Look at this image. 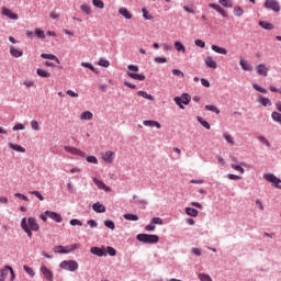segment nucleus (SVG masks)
Returning <instances> with one entry per match:
<instances>
[{"label":"nucleus","instance_id":"obj_1","mask_svg":"<svg viewBox=\"0 0 281 281\" xmlns=\"http://www.w3.org/2000/svg\"><path fill=\"white\" fill-rule=\"evenodd\" d=\"M127 76L132 78V80H138V81H144L146 80V75L144 74H137L139 71V66L137 65H128L127 66Z\"/></svg>","mask_w":281,"mask_h":281},{"label":"nucleus","instance_id":"obj_2","mask_svg":"<svg viewBox=\"0 0 281 281\" xmlns=\"http://www.w3.org/2000/svg\"><path fill=\"white\" fill-rule=\"evenodd\" d=\"M136 238L139 243H145L147 245L159 243V236L157 235L138 234Z\"/></svg>","mask_w":281,"mask_h":281},{"label":"nucleus","instance_id":"obj_3","mask_svg":"<svg viewBox=\"0 0 281 281\" xmlns=\"http://www.w3.org/2000/svg\"><path fill=\"white\" fill-rule=\"evenodd\" d=\"M80 245L78 244H72L68 246H55L54 247V252L55 254H71V251H76Z\"/></svg>","mask_w":281,"mask_h":281},{"label":"nucleus","instance_id":"obj_4","mask_svg":"<svg viewBox=\"0 0 281 281\" xmlns=\"http://www.w3.org/2000/svg\"><path fill=\"white\" fill-rule=\"evenodd\" d=\"M60 269H64L65 271H78V261L76 260H64L59 265Z\"/></svg>","mask_w":281,"mask_h":281},{"label":"nucleus","instance_id":"obj_5","mask_svg":"<svg viewBox=\"0 0 281 281\" xmlns=\"http://www.w3.org/2000/svg\"><path fill=\"white\" fill-rule=\"evenodd\" d=\"M263 179H266V181H268L269 183H272V186H274V188H278V190H281V180L280 178L276 177V175L265 173Z\"/></svg>","mask_w":281,"mask_h":281},{"label":"nucleus","instance_id":"obj_6","mask_svg":"<svg viewBox=\"0 0 281 281\" xmlns=\"http://www.w3.org/2000/svg\"><path fill=\"white\" fill-rule=\"evenodd\" d=\"M175 102L180 109H183V104H190V100H192V97L188 93H183L181 97H176Z\"/></svg>","mask_w":281,"mask_h":281},{"label":"nucleus","instance_id":"obj_7","mask_svg":"<svg viewBox=\"0 0 281 281\" xmlns=\"http://www.w3.org/2000/svg\"><path fill=\"white\" fill-rule=\"evenodd\" d=\"M265 8H267V10H272V12H280L281 10L278 0H266Z\"/></svg>","mask_w":281,"mask_h":281},{"label":"nucleus","instance_id":"obj_8","mask_svg":"<svg viewBox=\"0 0 281 281\" xmlns=\"http://www.w3.org/2000/svg\"><path fill=\"white\" fill-rule=\"evenodd\" d=\"M64 149L66 153H70V155H77L78 157H87V154L76 147L65 146Z\"/></svg>","mask_w":281,"mask_h":281},{"label":"nucleus","instance_id":"obj_9","mask_svg":"<svg viewBox=\"0 0 281 281\" xmlns=\"http://www.w3.org/2000/svg\"><path fill=\"white\" fill-rule=\"evenodd\" d=\"M26 225L29 229H32V232H38L41 229V226L38 225V222L34 217H29L26 220Z\"/></svg>","mask_w":281,"mask_h":281},{"label":"nucleus","instance_id":"obj_10","mask_svg":"<svg viewBox=\"0 0 281 281\" xmlns=\"http://www.w3.org/2000/svg\"><path fill=\"white\" fill-rule=\"evenodd\" d=\"M45 215L48 218H52V221H55V223H63V215L53 212V211H45Z\"/></svg>","mask_w":281,"mask_h":281},{"label":"nucleus","instance_id":"obj_11","mask_svg":"<svg viewBox=\"0 0 281 281\" xmlns=\"http://www.w3.org/2000/svg\"><path fill=\"white\" fill-rule=\"evenodd\" d=\"M92 181L97 186V188H99V190H104V192H111V188L106 187L104 181L99 180L98 178H93Z\"/></svg>","mask_w":281,"mask_h":281},{"label":"nucleus","instance_id":"obj_12","mask_svg":"<svg viewBox=\"0 0 281 281\" xmlns=\"http://www.w3.org/2000/svg\"><path fill=\"white\" fill-rule=\"evenodd\" d=\"M256 71L259 76H265V78H267V76H269V68L265 64H259L256 67Z\"/></svg>","mask_w":281,"mask_h":281},{"label":"nucleus","instance_id":"obj_13","mask_svg":"<svg viewBox=\"0 0 281 281\" xmlns=\"http://www.w3.org/2000/svg\"><path fill=\"white\" fill-rule=\"evenodd\" d=\"M102 159L105 164H112L115 159V151H111V150L105 151Z\"/></svg>","mask_w":281,"mask_h":281},{"label":"nucleus","instance_id":"obj_14","mask_svg":"<svg viewBox=\"0 0 281 281\" xmlns=\"http://www.w3.org/2000/svg\"><path fill=\"white\" fill-rule=\"evenodd\" d=\"M90 252L93 254L94 256H99V258H102V256H106V248L104 247H92L90 249Z\"/></svg>","mask_w":281,"mask_h":281},{"label":"nucleus","instance_id":"obj_15","mask_svg":"<svg viewBox=\"0 0 281 281\" xmlns=\"http://www.w3.org/2000/svg\"><path fill=\"white\" fill-rule=\"evenodd\" d=\"M41 271L47 281H54V273L46 266H42Z\"/></svg>","mask_w":281,"mask_h":281},{"label":"nucleus","instance_id":"obj_16","mask_svg":"<svg viewBox=\"0 0 281 281\" xmlns=\"http://www.w3.org/2000/svg\"><path fill=\"white\" fill-rule=\"evenodd\" d=\"M2 14L4 16H8L9 19H12V21H16L19 19V15L16 13L12 12V10L5 7L2 8Z\"/></svg>","mask_w":281,"mask_h":281},{"label":"nucleus","instance_id":"obj_17","mask_svg":"<svg viewBox=\"0 0 281 281\" xmlns=\"http://www.w3.org/2000/svg\"><path fill=\"white\" fill-rule=\"evenodd\" d=\"M209 8H212L213 10H215L216 12H218V14H221L222 16H224V19H227V12L224 11L223 8H221V5L216 4V3H210Z\"/></svg>","mask_w":281,"mask_h":281},{"label":"nucleus","instance_id":"obj_18","mask_svg":"<svg viewBox=\"0 0 281 281\" xmlns=\"http://www.w3.org/2000/svg\"><path fill=\"white\" fill-rule=\"evenodd\" d=\"M21 227L25 234H27L29 238H32V229L27 226V218L24 217L21 221Z\"/></svg>","mask_w":281,"mask_h":281},{"label":"nucleus","instance_id":"obj_19","mask_svg":"<svg viewBox=\"0 0 281 281\" xmlns=\"http://www.w3.org/2000/svg\"><path fill=\"white\" fill-rule=\"evenodd\" d=\"M92 210L98 214H104V212H106V206H104L100 202H97L92 205Z\"/></svg>","mask_w":281,"mask_h":281},{"label":"nucleus","instance_id":"obj_20","mask_svg":"<svg viewBox=\"0 0 281 281\" xmlns=\"http://www.w3.org/2000/svg\"><path fill=\"white\" fill-rule=\"evenodd\" d=\"M9 274L10 266H5L4 268L0 269V281H5Z\"/></svg>","mask_w":281,"mask_h":281},{"label":"nucleus","instance_id":"obj_21","mask_svg":"<svg viewBox=\"0 0 281 281\" xmlns=\"http://www.w3.org/2000/svg\"><path fill=\"white\" fill-rule=\"evenodd\" d=\"M144 126H149L150 128H161V124L157 121H143Z\"/></svg>","mask_w":281,"mask_h":281},{"label":"nucleus","instance_id":"obj_22","mask_svg":"<svg viewBox=\"0 0 281 281\" xmlns=\"http://www.w3.org/2000/svg\"><path fill=\"white\" fill-rule=\"evenodd\" d=\"M204 63H205L206 67H210L211 69H216V67H217L216 61L211 56H207L204 59Z\"/></svg>","mask_w":281,"mask_h":281},{"label":"nucleus","instance_id":"obj_23","mask_svg":"<svg viewBox=\"0 0 281 281\" xmlns=\"http://www.w3.org/2000/svg\"><path fill=\"white\" fill-rule=\"evenodd\" d=\"M10 54L14 58H21V56H23V50L16 49L14 46H11L10 47Z\"/></svg>","mask_w":281,"mask_h":281},{"label":"nucleus","instance_id":"obj_24","mask_svg":"<svg viewBox=\"0 0 281 281\" xmlns=\"http://www.w3.org/2000/svg\"><path fill=\"white\" fill-rule=\"evenodd\" d=\"M239 65H240L241 69H244V71H252L254 70L251 65H249V63H247V60H245V59H240Z\"/></svg>","mask_w":281,"mask_h":281},{"label":"nucleus","instance_id":"obj_25","mask_svg":"<svg viewBox=\"0 0 281 281\" xmlns=\"http://www.w3.org/2000/svg\"><path fill=\"white\" fill-rule=\"evenodd\" d=\"M45 60H55V63L57 65H60V59H58V57H56V55H52V54H42L41 55Z\"/></svg>","mask_w":281,"mask_h":281},{"label":"nucleus","instance_id":"obj_26","mask_svg":"<svg viewBox=\"0 0 281 281\" xmlns=\"http://www.w3.org/2000/svg\"><path fill=\"white\" fill-rule=\"evenodd\" d=\"M211 49H213V52H215L216 54H222L223 56H227V49L216 46V45H212Z\"/></svg>","mask_w":281,"mask_h":281},{"label":"nucleus","instance_id":"obj_27","mask_svg":"<svg viewBox=\"0 0 281 281\" xmlns=\"http://www.w3.org/2000/svg\"><path fill=\"white\" fill-rule=\"evenodd\" d=\"M119 14L124 16V19H133V14H131V12H128V9L126 8L119 9Z\"/></svg>","mask_w":281,"mask_h":281},{"label":"nucleus","instance_id":"obj_28","mask_svg":"<svg viewBox=\"0 0 281 281\" xmlns=\"http://www.w3.org/2000/svg\"><path fill=\"white\" fill-rule=\"evenodd\" d=\"M9 148H11L12 150H15L16 153H25V148L21 145H16L13 143L9 144Z\"/></svg>","mask_w":281,"mask_h":281},{"label":"nucleus","instance_id":"obj_29","mask_svg":"<svg viewBox=\"0 0 281 281\" xmlns=\"http://www.w3.org/2000/svg\"><path fill=\"white\" fill-rule=\"evenodd\" d=\"M36 74H37V76H40V78H50V76H52V74L49 71L41 69V68H38L36 70Z\"/></svg>","mask_w":281,"mask_h":281},{"label":"nucleus","instance_id":"obj_30","mask_svg":"<svg viewBox=\"0 0 281 281\" xmlns=\"http://www.w3.org/2000/svg\"><path fill=\"white\" fill-rule=\"evenodd\" d=\"M80 120L87 121V120H93V113L90 111H85L80 114Z\"/></svg>","mask_w":281,"mask_h":281},{"label":"nucleus","instance_id":"obj_31","mask_svg":"<svg viewBox=\"0 0 281 281\" xmlns=\"http://www.w3.org/2000/svg\"><path fill=\"white\" fill-rule=\"evenodd\" d=\"M137 95H139L140 98H145V100H150V101L155 100V97H153V94H148V92L146 91L140 90L137 92Z\"/></svg>","mask_w":281,"mask_h":281},{"label":"nucleus","instance_id":"obj_32","mask_svg":"<svg viewBox=\"0 0 281 281\" xmlns=\"http://www.w3.org/2000/svg\"><path fill=\"white\" fill-rule=\"evenodd\" d=\"M186 214H188V216L196 217V216H199V211L196 209L187 207Z\"/></svg>","mask_w":281,"mask_h":281},{"label":"nucleus","instance_id":"obj_33","mask_svg":"<svg viewBox=\"0 0 281 281\" xmlns=\"http://www.w3.org/2000/svg\"><path fill=\"white\" fill-rule=\"evenodd\" d=\"M173 46L175 49H177L178 52H182V54H186V46L183 45V43L175 42Z\"/></svg>","mask_w":281,"mask_h":281},{"label":"nucleus","instance_id":"obj_34","mask_svg":"<svg viewBox=\"0 0 281 281\" xmlns=\"http://www.w3.org/2000/svg\"><path fill=\"white\" fill-rule=\"evenodd\" d=\"M259 102L262 106H271V100L269 98H265L262 95L259 97Z\"/></svg>","mask_w":281,"mask_h":281},{"label":"nucleus","instance_id":"obj_35","mask_svg":"<svg viewBox=\"0 0 281 281\" xmlns=\"http://www.w3.org/2000/svg\"><path fill=\"white\" fill-rule=\"evenodd\" d=\"M259 25L263 30H273V24L266 22V21H259Z\"/></svg>","mask_w":281,"mask_h":281},{"label":"nucleus","instance_id":"obj_36","mask_svg":"<svg viewBox=\"0 0 281 281\" xmlns=\"http://www.w3.org/2000/svg\"><path fill=\"white\" fill-rule=\"evenodd\" d=\"M123 217L125 221H139V216L131 213L124 214Z\"/></svg>","mask_w":281,"mask_h":281},{"label":"nucleus","instance_id":"obj_37","mask_svg":"<svg viewBox=\"0 0 281 281\" xmlns=\"http://www.w3.org/2000/svg\"><path fill=\"white\" fill-rule=\"evenodd\" d=\"M231 168H233V170H236L237 172H240V175H245V168L239 165L231 164Z\"/></svg>","mask_w":281,"mask_h":281},{"label":"nucleus","instance_id":"obj_38","mask_svg":"<svg viewBox=\"0 0 281 281\" xmlns=\"http://www.w3.org/2000/svg\"><path fill=\"white\" fill-rule=\"evenodd\" d=\"M257 139L268 148H271V143H269V139L265 138V136H258Z\"/></svg>","mask_w":281,"mask_h":281},{"label":"nucleus","instance_id":"obj_39","mask_svg":"<svg viewBox=\"0 0 281 281\" xmlns=\"http://www.w3.org/2000/svg\"><path fill=\"white\" fill-rule=\"evenodd\" d=\"M205 110L212 111V113H216V115H218V113H221V110H218V108H216L215 105H205Z\"/></svg>","mask_w":281,"mask_h":281},{"label":"nucleus","instance_id":"obj_40","mask_svg":"<svg viewBox=\"0 0 281 281\" xmlns=\"http://www.w3.org/2000/svg\"><path fill=\"white\" fill-rule=\"evenodd\" d=\"M234 14H235V16H243V14H245V11L240 7H235Z\"/></svg>","mask_w":281,"mask_h":281},{"label":"nucleus","instance_id":"obj_41","mask_svg":"<svg viewBox=\"0 0 281 281\" xmlns=\"http://www.w3.org/2000/svg\"><path fill=\"white\" fill-rule=\"evenodd\" d=\"M98 65L100 67H110L111 63L104 58H100Z\"/></svg>","mask_w":281,"mask_h":281},{"label":"nucleus","instance_id":"obj_42","mask_svg":"<svg viewBox=\"0 0 281 281\" xmlns=\"http://www.w3.org/2000/svg\"><path fill=\"white\" fill-rule=\"evenodd\" d=\"M92 3L95 8L102 10L104 8V2L102 0H92Z\"/></svg>","mask_w":281,"mask_h":281},{"label":"nucleus","instance_id":"obj_43","mask_svg":"<svg viewBox=\"0 0 281 281\" xmlns=\"http://www.w3.org/2000/svg\"><path fill=\"white\" fill-rule=\"evenodd\" d=\"M223 137L228 144H232V146H234V137H232V135L225 133L223 134Z\"/></svg>","mask_w":281,"mask_h":281},{"label":"nucleus","instance_id":"obj_44","mask_svg":"<svg viewBox=\"0 0 281 281\" xmlns=\"http://www.w3.org/2000/svg\"><path fill=\"white\" fill-rule=\"evenodd\" d=\"M29 194H33V195L36 196L38 200L45 201V198H44L43 194H41V192H38V191H29Z\"/></svg>","mask_w":281,"mask_h":281},{"label":"nucleus","instance_id":"obj_45","mask_svg":"<svg viewBox=\"0 0 281 281\" xmlns=\"http://www.w3.org/2000/svg\"><path fill=\"white\" fill-rule=\"evenodd\" d=\"M35 35L37 38H45V31L41 30V29H36L35 30Z\"/></svg>","mask_w":281,"mask_h":281},{"label":"nucleus","instance_id":"obj_46","mask_svg":"<svg viewBox=\"0 0 281 281\" xmlns=\"http://www.w3.org/2000/svg\"><path fill=\"white\" fill-rule=\"evenodd\" d=\"M106 254H109V256H116L117 255V250H115V248L108 246L106 247Z\"/></svg>","mask_w":281,"mask_h":281},{"label":"nucleus","instance_id":"obj_47","mask_svg":"<svg viewBox=\"0 0 281 281\" xmlns=\"http://www.w3.org/2000/svg\"><path fill=\"white\" fill-rule=\"evenodd\" d=\"M80 10H82L86 14H91V7H89V4H82Z\"/></svg>","mask_w":281,"mask_h":281},{"label":"nucleus","instance_id":"obj_48","mask_svg":"<svg viewBox=\"0 0 281 281\" xmlns=\"http://www.w3.org/2000/svg\"><path fill=\"white\" fill-rule=\"evenodd\" d=\"M221 5L224 8H232L233 3L231 0H220Z\"/></svg>","mask_w":281,"mask_h":281},{"label":"nucleus","instance_id":"obj_49","mask_svg":"<svg viewBox=\"0 0 281 281\" xmlns=\"http://www.w3.org/2000/svg\"><path fill=\"white\" fill-rule=\"evenodd\" d=\"M151 224L153 225H164V220H161V217H154L151 220Z\"/></svg>","mask_w":281,"mask_h":281},{"label":"nucleus","instance_id":"obj_50","mask_svg":"<svg viewBox=\"0 0 281 281\" xmlns=\"http://www.w3.org/2000/svg\"><path fill=\"white\" fill-rule=\"evenodd\" d=\"M227 179H229L231 181H239L240 179H243V177L236 176V175H234V173H229V175L227 176Z\"/></svg>","mask_w":281,"mask_h":281},{"label":"nucleus","instance_id":"obj_51","mask_svg":"<svg viewBox=\"0 0 281 281\" xmlns=\"http://www.w3.org/2000/svg\"><path fill=\"white\" fill-rule=\"evenodd\" d=\"M23 85H24V87H26V89H30V88L34 87V81L31 79H25Z\"/></svg>","mask_w":281,"mask_h":281},{"label":"nucleus","instance_id":"obj_52","mask_svg":"<svg viewBox=\"0 0 281 281\" xmlns=\"http://www.w3.org/2000/svg\"><path fill=\"white\" fill-rule=\"evenodd\" d=\"M31 127L33 128V131H40L41 125H38V121H31Z\"/></svg>","mask_w":281,"mask_h":281},{"label":"nucleus","instance_id":"obj_53","mask_svg":"<svg viewBox=\"0 0 281 281\" xmlns=\"http://www.w3.org/2000/svg\"><path fill=\"white\" fill-rule=\"evenodd\" d=\"M81 67H86L87 69H90V71H95V67H93L90 63H81Z\"/></svg>","mask_w":281,"mask_h":281},{"label":"nucleus","instance_id":"obj_54","mask_svg":"<svg viewBox=\"0 0 281 281\" xmlns=\"http://www.w3.org/2000/svg\"><path fill=\"white\" fill-rule=\"evenodd\" d=\"M252 87L256 91H259V93H267V89L258 86L257 83L252 85Z\"/></svg>","mask_w":281,"mask_h":281},{"label":"nucleus","instance_id":"obj_55","mask_svg":"<svg viewBox=\"0 0 281 281\" xmlns=\"http://www.w3.org/2000/svg\"><path fill=\"white\" fill-rule=\"evenodd\" d=\"M105 227H109V229H115V223L113 221H105L104 222Z\"/></svg>","mask_w":281,"mask_h":281},{"label":"nucleus","instance_id":"obj_56","mask_svg":"<svg viewBox=\"0 0 281 281\" xmlns=\"http://www.w3.org/2000/svg\"><path fill=\"white\" fill-rule=\"evenodd\" d=\"M172 75L177 76L178 78H183L186 75L183 74V71L179 70V69H173L172 70Z\"/></svg>","mask_w":281,"mask_h":281},{"label":"nucleus","instance_id":"obj_57","mask_svg":"<svg viewBox=\"0 0 281 281\" xmlns=\"http://www.w3.org/2000/svg\"><path fill=\"white\" fill-rule=\"evenodd\" d=\"M23 269H24L25 272L29 273V276H31V277L35 276L34 269L30 268L29 266H23Z\"/></svg>","mask_w":281,"mask_h":281},{"label":"nucleus","instance_id":"obj_58","mask_svg":"<svg viewBox=\"0 0 281 281\" xmlns=\"http://www.w3.org/2000/svg\"><path fill=\"white\" fill-rule=\"evenodd\" d=\"M70 225L72 226L78 225L79 227H82V222L78 218H74V220H70Z\"/></svg>","mask_w":281,"mask_h":281},{"label":"nucleus","instance_id":"obj_59","mask_svg":"<svg viewBox=\"0 0 281 281\" xmlns=\"http://www.w3.org/2000/svg\"><path fill=\"white\" fill-rule=\"evenodd\" d=\"M154 60H155V63H158L159 65L168 63V59L166 57H156Z\"/></svg>","mask_w":281,"mask_h":281},{"label":"nucleus","instance_id":"obj_60","mask_svg":"<svg viewBox=\"0 0 281 281\" xmlns=\"http://www.w3.org/2000/svg\"><path fill=\"white\" fill-rule=\"evenodd\" d=\"M13 131H25V125H23V123H18L13 126Z\"/></svg>","mask_w":281,"mask_h":281},{"label":"nucleus","instance_id":"obj_61","mask_svg":"<svg viewBox=\"0 0 281 281\" xmlns=\"http://www.w3.org/2000/svg\"><path fill=\"white\" fill-rule=\"evenodd\" d=\"M14 196L16 199H21L22 201H30V199L23 193H15Z\"/></svg>","mask_w":281,"mask_h":281},{"label":"nucleus","instance_id":"obj_62","mask_svg":"<svg viewBox=\"0 0 281 281\" xmlns=\"http://www.w3.org/2000/svg\"><path fill=\"white\" fill-rule=\"evenodd\" d=\"M87 161L88 164H98V158L95 156H88Z\"/></svg>","mask_w":281,"mask_h":281},{"label":"nucleus","instance_id":"obj_63","mask_svg":"<svg viewBox=\"0 0 281 281\" xmlns=\"http://www.w3.org/2000/svg\"><path fill=\"white\" fill-rule=\"evenodd\" d=\"M194 43L196 47H201V48L205 47V42H203V40H195Z\"/></svg>","mask_w":281,"mask_h":281},{"label":"nucleus","instance_id":"obj_64","mask_svg":"<svg viewBox=\"0 0 281 281\" xmlns=\"http://www.w3.org/2000/svg\"><path fill=\"white\" fill-rule=\"evenodd\" d=\"M87 225H89V227L95 228L98 227V222H95L94 220H89L87 222Z\"/></svg>","mask_w":281,"mask_h":281}]
</instances>
